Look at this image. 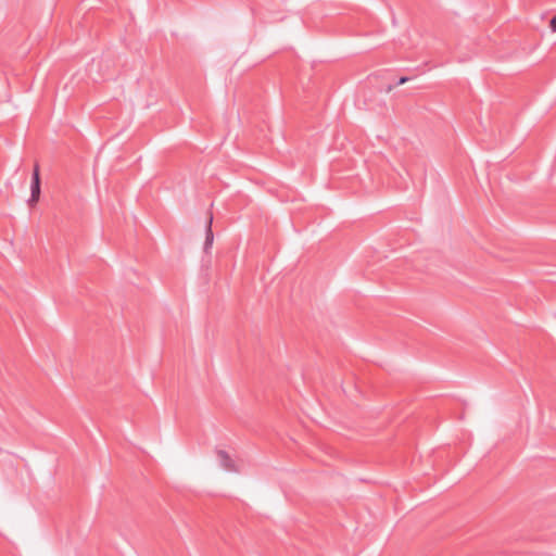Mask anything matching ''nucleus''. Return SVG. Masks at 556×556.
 <instances>
[{
  "mask_svg": "<svg viewBox=\"0 0 556 556\" xmlns=\"http://www.w3.org/2000/svg\"><path fill=\"white\" fill-rule=\"evenodd\" d=\"M40 197V176H39V167L36 165L33 174V182H31V195L29 199V205L34 206Z\"/></svg>",
  "mask_w": 556,
  "mask_h": 556,
  "instance_id": "obj_1",
  "label": "nucleus"
},
{
  "mask_svg": "<svg viewBox=\"0 0 556 556\" xmlns=\"http://www.w3.org/2000/svg\"><path fill=\"white\" fill-rule=\"evenodd\" d=\"M217 456L226 469L231 471L236 470L235 460L225 451H219Z\"/></svg>",
  "mask_w": 556,
  "mask_h": 556,
  "instance_id": "obj_2",
  "label": "nucleus"
},
{
  "mask_svg": "<svg viewBox=\"0 0 556 556\" xmlns=\"http://www.w3.org/2000/svg\"><path fill=\"white\" fill-rule=\"evenodd\" d=\"M212 222H213V217L210 216L208 222H207V227H206V238H205V244H204V249L206 251L212 247L213 240H214V235L212 231Z\"/></svg>",
  "mask_w": 556,
  "mask_h": 556,
  "instance_id": "obj_3",
  "label": "nucleus"
},
{
  "mask_svg": "<svg viewBox=\"0 0 556 556\" xmlns=\"http://www.w3.org/2000/svg\"><path fill=\"white\" fill-rule=\"evenodd\" d=\"M549 26L553 31H556V15L549 21Z\"/></svg>",
  "mask_w": 556,
  "mask_h": 556,
  "instance_id": "obj_4",
  "label": "nucleus"
},
{
  "mask_svg": "<svg viewBox=\"0 0 556 556\" xmlns=\"http://www.w3.org/2000/svg\"><path fill=\"white\" fill-rule=\"evenodd\" d=\"M406 81H407V78L403 77V78H401L400 84H404Z\"/></svg>",
  "mask_w": 556,
  "mask_h": 556,
  "instance_id": "obj_5",
  "label": "nucleus"
}]
</instances>
